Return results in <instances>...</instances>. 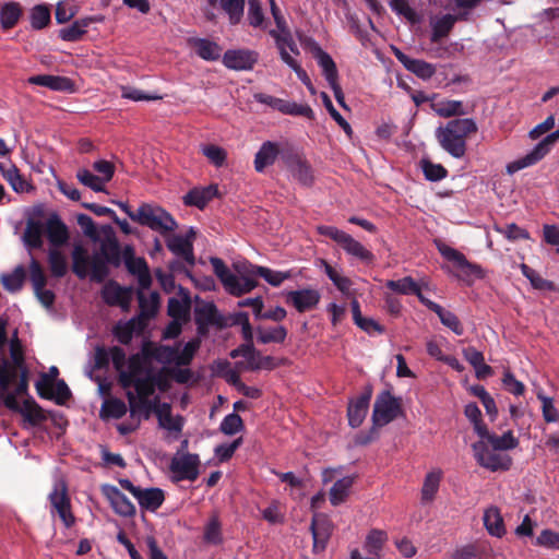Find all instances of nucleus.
Segmentation results:
<instances>
[{"instance_id":"f257e3e1","label":"nucleus","mask_w":559,"mask_h":559,"mask_svg":"<svg viewBox=\"0 0 559 559\" xmlns=\"http://www.w3.org/2000/svg\"><path fill=\"white\" fill-rule=\"evenodd\" d=\"M201 346L200 338H192L180 346L155 345L143 346L141 352L127 358L119 346L96 349V365L102 367L111 360L118 376L119 385L126 391L131 418L148 419L154 413L162 428L177 439L182 430V417L171 415L168 403H160L155 396L156 389L165 392L170 388V380L188 383L192 371L188 366Z\"/></svg>"},{"instance_id":"f03ea898","label":"nucleus","mask_w":559,"mask_h":559,"mask_svg":"<svg viewBox=\"0 0 559 559\" xmlns=\"http://www.w3.org/2000/svg\"><path fill=\"white\" fill-rule=\"evenodd\" d=\"M16 377L17 370L10 366L8 359L3 358L0 364V397L9 409L19 412L32 426L41 424L47 417L34 400L27 399L23 404H20L15 394L8 392V386L15 381Z\"/></svg>"},{"instance_id":"7ed1b4c3","label":"nucleus","mask_w":559,"mask_h":559,"mask_svg":"<svg viewBox=\"0 0 559 559\" xmlns=\"http://www.w3.org/2000/svg\"><path fill=\"white\" fill-rule=\"evenodd\" d=\"M478 131L477 123L472 118L450 120L436 130L440 146L454 158H462L466 153V140Z\"/></svg>"},{"instance_id":"20e7f679","label":"nucleus","mask_w":559,"mask_h":559,"mask_svg":"<svg viewBox=\"0 0 559 559\" xmlns=\"http://www.w3.org/2000/svg\"><path fill=\"white\" fill-rule=\"evenodd\" d=\"M73 272L80 277L84 278L87 275L92 281L102 282L108 275V264L110 263L102 254L96 252L90 258L87 251L81 247L75 246L72 252Z\"/></svg>"},{"instance_id":"39448f33","label":"nucleus","mask_w":559,"mask_h":559,"mask_svg":"<svg viewBox=\"0 0 559 559\" xmlns=\"http://www.w3.org/2000/svg\"><path fill=\"white\" fill-rule=\"evenodd\" d=\"M48 501L51 515H57L67 528L75 524L76 519L72 511L68 484L63 477L55 478L52 489L48 495Z\"/></svg>"},{"instance_id":"423d86ee","label":"nucleus","mask_w":559,"mask_h":559,"mask_svg":"<svg viewBox=\"0 0 559 559\" xmlns=\"http://www.w3.org/2000/svg\"><path fill=\"white\" fill-rule=\"evenodd\" d=\"M136 223L159 233L163 236L177 228V222L166 210L158 205L143 203L136 210Z\"/></svg>"},{"instance_id":"0eeeda50","label":"nucleus","mask_w":559,"mask_h":559,"mask_svg":"<svg viewBox=\"0 0 559 559\" xmlns=\"http://www.w3.org/2000/svg\"><path fill=\"white\" fill-rule=\"evenodd\" d=\"M317 230L320 235L326 236L337 242L346 254L366 263H371L373 261V253L349 234L334 226L326 225L318 226Z\"/></svg>"},{"instance_id":"6e6552de","label":"nucleus","mask_w":559,"mask_h":559,"mask_svg":"<svg viewBox=\"0 0 559 559\" xmlns=\"http://www.w3.org/2000/svg\"><path fill=\"white\" fill-rule=\"evenodd\" d=\"M558 140L559 129L546 135L524 156L508 163L506 166L507 174L514 175L515 173L524 168L536 165L550 153V151L552 150L554 145L558 142Z\"/></svg>"},{"instance_id":"1a4fd4ad","label":"nucleus","mask_w":559,"mask_h":559,"mask_svg":"<svg viewBox=\"0 0 559 559\" xmlns=\"http://www.w3.org/2000/svg\"><path fill=\"white\" fill-rule=\"evenodd\" d=\"M92 168L97 175H94L87 168H80L76 173V179L81 185L95 192H105L106 183H108L115 175V165L109 160L98 159L93 163Z\"/></svg>"},{"instance_id":"9d476101","label":"nucleus","mask_w":559,"mask_h":559,"mask_svg":"<svg viewBox=\"0 0 559 559\" xmlns=\"http://www.w3.org/2000/svg\"><path fill=\"white\" fill-rule=\"evenodd\" d=\"M271 13L276 24L275 29H270L269 34L274 39L277 50L288 48L290 52L299 56L300 51L295 43L290 29L286 23L281 9L277 7L275 0H269Z\"/></svg>"},{"instance_id":"9b49d317","label":"nucleus","mask_w":559,"mask_h":559,"mask_svg":"<svg viewBox=\"0 0 559 559\" xmlns=\"http://www.w3.org/2000/svg\"><path fill=\"white\" fill-rule=\"evenodd\" d=\"M401 413V401L394 397L390 391L381 392L373 405L372 423L382 427L393 421Z\"/></svg>"},{"instance_id":"f8f14e48","label":"nucleus","mask_w":559,"mask_h":559,"mask_svg":"<svg viewBox=\"0 0 559 559\" xmlns=\"http://www.w3.org/2000/svg\"><path fill=\"white\" fill-rule=\"evenodd\" d=\"M120 486L128 490L139 502L142 509L147 511H156L164 502L165 495L159 488H141L134 486L128 478L119 479Z\"/></svg>"},{"instance_id":"ddd939ff","label":"nucleus","mask_w":559,"mask_h":559,"mask_svg":"<svg viewBox=\"0 0 559 559\" xmlns=\"http://www.w3.org/2000/svg\"><path fill=\"white\" fill-rule=\"evenodd\" d=\"M253 98L258 103L266 105L284 115L302 116L308 119H312L314 116L313 110L307 104H297L295 102L285 100L264 93H257L253 95Z\"/></svg>"},{"instance_id":"4468645a","label":"nucleus","mask_w":559,"mask_h":559,"mask_svg":"<svg viewBox=\"0 0 559 559\" xmlns=\"http://www.w3.org/2000/svg\"><path fill=\"white\" fill-rule=\"evenodd\" d=\"M473 450L477 463L491 471H508L511 467L512 459L508 454H501L498 450H489L484 442L473 444Z\"/></svg>"},{"instance_id":"2eb2a0df","label":"nucleus","mask_w":559,"mask_h":559,"mask_svg":"<svg viewBox=\"0 0 559 559\" xmlns=\"http://www.w3.org/2000/svg\"><path fill=\"white\" fill-rule=\"evenodd\" d=\"M437 248L440 254L448 261L453 262L454 265L462 272L463 277L483 278L485 276L484 270L480 265L469 262L466 257L459 250L443 243L437 242Z\"/></svg>"},{"instance_id":"dca6fc26","label":"nucleus","mask_w":559,"mask_h":559,"mask_svg":"<svg viewBox=\"0 0 559 559\" xmlns=\"http://www.w3.org/2000/svg\"><path fill=\"white\" fill-rule=\"evenodd\" d=\"M200 460L197 454H182L174 456L170 462V471L176 480H195L199 476Z\"/></svg>"},{"instance_id":"f3484780","label":"nucleus","mask_w":559,"mask_h":559,"mask_svg":"<svg viewBox=\"0 0 559 559\" xmlns=\"http://www.w3.org/2000/svg\"><path fill=\"white\" fill-rule=\"evenodd\" d=\"M313 539V551L320 552L325 549L333 531V524L324 513H314L310 524Z\"/></svg>"},{"instance_id":"a211bd4d","label":"nucleus","mask_w":559,"mask_h":559,"mask_svg":"<svg viewBox=\"0 0 559 559\" xmlns=\"http://www.w3.org/2000/svg\"><path fill=\"white\" fill-rule=\"evenodd\" d=\"M259 53L251 49H229L223 55V64L231 70H251L258 62Z\"/></svg>"},{"instance_id":"6ab92c4d","label":"nucleus","mask_w":559,"mask_h":559,"mask_svg":"<svg viewBox=\"0 0 559 559\" xmlns=\"http://www.w3.org/2000/svg\"><path fill=\"white\" fill-rule=\"evenodd\" d=\"M321 299V294L314 288H302L286 294V302L292 305L298 312H306L314 309Z\"/></svg>"},{"instance_id":"aec40b11","label":"nucleus","mask_w":559,"mask_h":559,"mask_svg":"<svg viewBox=\"0 0 559 559\" xmlns=\"http://www.w3.org/2000/svg\"><path fill=\"white\" fill-rule=\"evenodd\" d=\"M102 493L109 501L110 507L118 515L130 518L135 514L134 504L117 487L103 485Z\"/></svg>"},{"instance_id":"412c9836","label":"nucleus","mask_w":559,"mask_h":559,"mask_svg":"<svg viewBox=\"0 0 559 559\" xmlns=\"http://www.w3.org/2000/svg\"><path fill=\"white\" fill-rule=\"evenodd\" d=\"M104 301L110 306H119L127 311L132 300L131 289L123 288L114 282L107 283L102 290Z\"/></svg>"},{"instance_id":"4be33fe9","label":"nucleus","mask_w":559,"mask_h":559,"mask_svg":"<svg viewBox=\"0 0 559 559\" xmlns=\"http://www.w3.org/2000/svg\"><path fill=\"white\" fill-rule=\"evenodd\" d=\"M104 21V16H90L74 21L69 26H66L59 31V37L64 41H78L86 33L87 27L92 23H100Z\"/></svg>"},{"instance_id":"5701e85b","label":"nucleus","mask_w":559,"mask_h":559,"mask_svg":"<svg viewBox=\"0 0 559 559\" xmlns=\"http://www.w3.org/2000/svg\"><path fill=\"white\" fill-rule=\"evenodd\" d=\"M242 357L246 359L245 369L248 370H271L276 367L273 357L262 356L253 346L252 342L245 343V353Z\"/></svg>"},{"instance_id":"b1692460","label":"nucleus","mask_w":559,"mask_h":559,"mask_svg":"<svg viewBox=\"0 0 559 559\" xmlns=\"http://www.w3.org/2000/svg\"><path fill=\"white\" fill-rule=\"evenodd\" d=\"M29 84L45 86L51 91L73 92L74 83L71 79L60 75L40 74L28 79Z\"/></svg>"},{"instance_id":"393cba45","label":"nucleus","mask_w":559,"mask_h":559,"mask_svg":"<svg viewBox=\"0 0 559 559\" xmlns=\"http://www.w3.org/2000/svg\"><path fill=\"white\" fill-rule=\"evenodd\" d=\"M167 248L189 264L194 263L193 246L188 236L171 235L166 239Z\"/></svg>"},{"instance_id":"a878e982","label":"nucleus","mask_w":559,"mask_h":559,"mask_svg":"<svg viewBox=\"0 0 559 559\" xmlns=\"http://www.w3.org/2000/svg\"><path fill=\"white\" fill-rule=\"evenodd\" d=\"M129 249L126 250L124 260L128 271L136 276L140 288L148 289L152 283V277L145 260L143 258H135L133 255H129Z\"/></svg>"},{"instance_id":"bb28decb","label":"nucleus","mask_w":559,"mask_h":559,"mask_svg":"<svg viewBox=\"0 0 559 559\" xmlns=\"http://www.w3.org/2000/svg\"><path fill=\"white\" fill-rule=\"evenodd\" d=\"M147 289L140 288L138 293L140 313L139 321L143 324L153 318L158 309L159 296L155 292L147 293Z\"/></svg>"},{"instance_id":"cd10ccee","label":"nucleus","mask_w":559,"mask_h":559,"mask_svg":"<svg viewBox=\"0 0 559 559\" xmlns=\"http://www.w3.org/2000/svg\"><path fill=\"white\" fill-rule=\"evenodd\" d=\"M395 56L400 62L411 72L423 80L430 79L436 73L433 64L420 59H413L397 50Z\"/></svg>"},{"instance_id":"c85d7f7f","label":"nucleus","mask_w":559,"mask_h":559,"mask_svg":"<svg viewBox=\"0 0 559 559\" xmlns=\"http://www.w3.org/2000/svg\"><path fill=\"white\" fill-rule=\"evenodd\" d=\"M442 477L443 472L440 468H432L425 475L420 490V499L423 503H430L435 500L439 491Z\"/></svg>"},{"instance_id":"c756f323","label":"nucleus","mask_w":559,"mask_h":559,"mask_svg":"<svg viewBox=\"0 0 559 559\" xmlns=\"http://www.w3.org/2000/svg\"><path fill=\"white\" fill-rule=\"evenodd\" d=\"M278 154L280 147L277 143L271 141L262 143L254 156V169L258 173H263L266 167L275 163Z\"/></svg>"},{"instance_id":"7c9ffc66","label":"nucleus","mask_w":559,"mask_h":559,"mask_svg":"<svg viewBox=\"0 0 559 559\" xmlns=\"http://www.w3.org/2000/svg\"><path fill=\"white\" fill-rule=\"evenodd\" d=\"M239 307L243 306H252L255 318L258 319H269L273 321H282L286 318V310L283 307H276L266 312H262L263 309V300L261 297L255 298H247L238 302Z\"/></svg>"},{"instance_id":"2f4dec72","label":"nucleus","mask_w":559,"mask_h":559,"mask_svg":"<svg viewBox=\"0 0 559 559\" xmlns=\"http://www.w3.org/2000/svg\"><path fill=\"white\" fill-rule=\"evenodd\" d=\"M483 521H484V526L487 530L489 535H491L493 537H498V538H501L502 536H504V534L507 532L506 526H504V521H503L500 510L497 507L491 506V507L487 508L484 511Z\"/></svg>"},{"instance_id":"473e14b6","label":"nucleus","mask_w":559,"mask_h":559,"mask_svg":"<svg viewBox=\"0 0 559 559\" xmlns=\"http://www.w3.org/2000/svg\"><path fill=\"white\" fill-rule=\"evenodd\" d=\"M217 192L218 189L215 185L194 188L183 197V202L186 205L203 209L214 197H216Z\"/></svg>"},{"instance_id":"72a5a7b5","label":"nucleus","mask_w":559,"mask_h":559,"mask_svg":"<svg viewBox=\"0 0 559 559\" xmlns=\"http://www.w3.org/2000/svg\"><path fill=\"white\" fill-rule=\"evenodd\" d=\"M190 45L194 48L197 55L205 61H216L221 58L222 47L206 38H192Z\"/></svg>"},{"instance_id":"f704fd0d","label":"nucleus","mask_w":559,"mask_h":559,"mask_svg":"<svg viewBox=\"0 0 559 559\" xmlns=\"http://www.w3.org/2000/svg\"><path fill=\"white\" fill-rule=\"evenodd\" d=\"M369 401L370 394H365L349 403L347 416L348 423L353 428L359 427L362 424L368 413Z\"/></svg>"},{"instance_id":"c9c22d12","label":"nucleus","mask_w":559,"mask_h":559,"mask_svg":"<svg viewBox=\"0 0 559 559\" xmlns=\"http://www.w3.org/2000/svg\"><path fill=\"white\" fill-rule=\"evenodd\" d=\"M195 320L199 324V332L210 324H221L222 316L213 302H202L195 307Z\"/></svg>"},{"instance_id":"e433bc0d","label":"nucleus","mask_w":559,"mask_h":559,"mask_svg":"<svg viewBox=\"0 0 559 559\" xmlns=\"http://www.w3.org/2000/svg\"><path fill=\"white\" fill-rule=\"evenodd\" d=\"M0 173L15 192H25L28 183L22 178L17 167L8 162H0Z\"/></svg>"},{"instance_id":"4c0bfd02","label":"nucleus","mask_w":559,"mask_h":559,"mask_svg":"<svg viewBox=\"0 0 559 559\" xmlns=\"http://www.w3.org/2000/svg\"><path fill=\"white\" fill-rule=\"evenodd\" d=\"M388 539L385 531L372 528L367 533L362 548L368 555L379 557Z\"/></svg>"},{"instance_id":"58836bf2","label":"nucleus","mask_w":559,"mask_h":559,"mask_svg":"<svg viewBox=\"0 0 559 559\" xmlns=\"http://www.w3.org/2000/svg\"><path fill=\"white\" fill-rule=\"evenodd\" d=\"M46 233L49 242L55 247L64 245L69 239L67 226L58 216H51L47 221Z\"/></svg>"},{"instance_id":"ea45409f","label":"nucleus","mask_w":559,"mask_h":559,"mask_svg":"<svg viewBox=\"0 0 559 559\" xmlns=\"http://www.w3.org/2000/svg\"><path fill=\"white\" fill-rule=\"evenodd\" d=\"M222 522L217 514L209 518L203 527V543L205 545L218 546L223 544Z\"/></svg>"},{"instance_id":"a19ab883","label":"nucleus","mask_w":559,"mask_h":559,"mask_svg":"<svg viewBox=\"0 0 559 559\" xmlns=\"http://www.w3.org/2000/svg\"><path fill=\"white\" fill-rule=\"evenodd\" d=\"M207 2L212 7L218 4L228 15L229 22L233 25L238 24L243 16L246 0H207Z\"/></svg>"},{"instance_id":"79ce46f5","label":"nucleus","mask_w":559,"mask_h":559,"mask_svg":"<svg viewBox=\"0 0 559 559\" xmlns=\"http://www.w3.org/2000/svg\"><path fill=\"white\" fill-rule=\"evenodd\" d=\"M459 20V13H456L455 15L448 13L435 19L431 22V41L437 43L441 38L445 37L454 26L455 22Z\"/></svg>"},{"instance_id":"37998d69","label":"nucleus","mask_w":559,"mask_h":559,"mask_svg":"<svg viewBox=\"0 0 559 559\" xmlns=\"http://www.w3.org/2000/svg\"><path fill=\"white\" fill-rule=\"evenodd\" d=\"M289 171L294 179L305 187L313 183V174L310 165L300 158H293L288 164Z\"/></svg>"},{"instance_id":"c03bdc74","label":"nucleus","mask_w":559,"mask_h":559,"mask_svg":"<svg viewBox=\"0 0 559 559\" xmlns=\"http://www.w3.org/2000/svg\"><path fill=\"white\" fill-rule=\"evenodd\" d=\"M258 285V282L249 275L238 276L236 274L233 275V280L226 283L225 289L233 296H241L247 293H250Z\"/></svg>"},{"instance_id":"a18cd8bd","label":"nucleus","mask_w":559,"mask_h":559,"mask_svg":"<svg viewBox=\"0 0 559 559\" xmlns=\"http://www.w3.org/2000/svg\"><path fill=\"white\" fill-rule=\"evenodd\" d=\"M314 57L329 85L338 82V72L332 57L319 47L316 49Z\"/></svg>"},{"instance_id":"49530a36","label":"nucleus","mask_w":559,"mask_h":559,"mask_svg":"<svg viewBox=\"0 0 559 559\" xmlns=\"http://www.w3.org/2000/svg\"><path fill=\"white\" fill-rule=\"evenodd\" d=\"M43 234L41 222L29 219L24 230L23 240L27 247L38 249L43 246Z\"/></svg>"},{"instance_id":"de8ad7c7","label":"nucleus","mask_w":559,"mask_h":559,"mask_svg":"<svg viewBox=\"0 0 559 559\" xmlns=\"http://www.w3.org/2000/svg\"><path fill=\"white\" fill-rule=\"evenodd\" d=\"M22 15V8L17 2H7L0 9V22L3 29H10L16 25Z\"/></svg>"},{"instance_id":"09e8293b","label":"nucleus","mask_w":559,"mask_h":559,"mask_svg":"<svg viewBox=\"0 0 559 559\" xmlns=\"http://www.w3.org/2000/svg\"><path fill=\"white\" fill-rule=\"evenodd\" d=\"M144 324L139 321L138 318L131 319L127 322H119L116 324L114 329L115 337L121 343V344H129L132 340L133 333L136 330H141Z\"/></svg>"},{"instance_id":"8fccbe9b","label":"nucleus","mask_w":559,"mask_h":559,"mask_svg":"<svg viewBox=\"0 0 559 559\" xmlns=\"http://www.w3.org/2000/svg\"><path fill=\"white\" fill-rule=\"evenodd\" d=\"M354 479L350 476L343 477L334 483L330 490V502L332 506L343 503L348 497Z\"/></svg>"},{"instance_id":"3c124183","label":"nucleus","mask_w":559,"mask_h":559,"mask_svg":"<svg viewBox=\"0 0 559 559\" xmlns=\"http://www.w3.org/2000/svg\"><path fill=\"white\" fill-rule=\"evenodd\" d=\"M436 114L443 118L453 116H463L466 114L463 103L461 100L447 99L432 105Z\"/></svg>"},{"instance_id":"603ef678","label":"nucleus","mask_w":559,"mask_h":559,"mask_svg":"<svg viewBox=\"0 0 559 559\" xmlns=\"http://www.w3.org/2000/svg\"><path fill=\"white\" fill-rule=\"evenodd\" d=\"M128 411L127 404L117 397H110L105 400L102 405L100 416L103 418H116L119 419L126 415Z\"/></svg>"},{"instance_id":"864d4df0","label":"nucleus","mask_w":559,"mask_h":559,"mask_svg":"<svg viewBox=\"0 0 559 559\" xmlns=\"http://www.w3.org/2000/svg\"><path fill=\"white\" fill-rule=\"evenodd\" d=\"M421 284L417 283L413 277L405 276L400 280L386 281L385 286L401 295H415Z\"/></svg>"},{"instance_id":"5fc2aeb1","label":"nucleus","mask_w":559,"mask_h":559,"mask_svg":"<svg viewBox=\"0 0 559 559\" xmlns=\"http://www.w3.org/2000/svg\"><path fill=\"white\" fill-rule=\"evenodd\" d=\"M258 341L262 344L283 343L287 336V330L283 325L270 329L259 328L257 330Z\"/></svg>"},{"instance_id":"6e6d98bb","label":"nucleus","mask_w":559,"mask_h":559,"mask_svg":"<svg viewBox=\"0 0 559 559\" xmlns=\"http://www.w3.org/2000/svg\"><path fill=\"white\" fill-rule=\"evenodd\" d=\"M24 280L25 270L22 265L16 266L11 273L3 274L1 276L3 287L11 293L20 290L23 286Z\"/></svg>"},{"instance_id":"4d7b16f0","label":"nucleus","mask_w":559,"mask_h":559,"mask_svg":"<svg viewBox=\"0 0 559 559\" xmlns=\"http://www.w3.org/2000/svg\"><path fill=\"white\" fill-rule=\"evenodd\" d=\"M253 275H259L264 278L270 285L277 287L285 280L290 277L289 272L274 271L266 266H254L252 272Z\"/></svg>"},{"instance_id":"13d9d810","label":"nucleus","mask_w":559,"mask_h":559,"mask_svg":"<svg viewBox=\"0 0 559 559\" xmlns=\"http://www.w3.org/2000/svg\"><path fill=\"white\" fill-rule=\"evenodd\" d=\"M96 253L102 254V257L111 264H118L120 261L119 245L115 238H107L103 240L99 250Z\"/></svg>"},{"instance_id":"bf43d9fd","label":"nucleus","mask_w":559,"mask_h":559,"mask_svg":"<svg viewBox=\"0 0 559 559\" xmlns=\"http://www.w3.org/2000/svg\"><path fill=\"white\" fill-rule=\"evenodd\" d=\"M488 441L495 450L499 451L512 450L519 445V440L510 430L506 431L502 436H488Z\"/></svg>"},{"instance_id":"052dcab7","label":"nucleus","mask_w":559,"mask_h":559,"mask_svg":"<svg viewBox=\"0 0 559 559\" xmlns=\"http://www.w3.org/2000/svg\"><path fill=\"white\" fill-rule=\"evenodd\" d=\"M522 274L531 282L532 286L539 290H554V283L543 278L535 270L528 265L521 264Z\"/></svg>"},{"instance_id":"680f3d73","label":"nucleus","mask_w":559,"mask_h":559,"mask_svg":"<svg viewBox=\"0 0 559 559\" xmlns=\"http://www.w3.org/2000/svg\"><path fill=\"white\" fill-rule=\"evenodd\" d=\"M280 57L284 63H286L290 69L294 70L298 79L306 85L311 80L307 72L300 67L298 61L294 58V53L290 52L288 48H283L278 50Z\"/></svg>"},{"instance_id":"e2e57ef3","label":"nucleus","mask_w":559,"mask_h":559,"mask_svg":"<svg viewBox=\"0 0 559 559\" xmlns=\"http://www.w3.org/2000/svg\"><path fill=\"white\" fill-rule=\"evenodd\" d=\"M203 155L212 163L215 167H222L225 165L227 159V152L225 148L215 145L207 144L201 147Z\"/></svg>"},{"instance_id":"0e129e2a","label":"nucleus","mask_w":559,"mask_h":559,"mask_svg":"<svg viewBox=\"0 0 559 559\" xmlns=\"http://www.w3.org/2000/svg\"><path fill=\"white\" fill-rule=\"evenodd\" d=\"M493 229L510 241L530 239V233L526 229L518 226L515 223L507 224L506 226L495 225Z\"/></svg>"},{"instance_id":"69168bd1","label":"nucleus","mask_w":559,"mask_h":559,"mask_svg":"<svg viewBox=\"0 0 559 559\" xmlns=\"http://www.w3.org/2000/svg\"><path fill=\"white\" fill-rule=\"evenodd\" d=\"M50 22V11L46 4L35 5L31 11V25L34 29H41Z\"/></svg>"},{"instance_id":"338daca9","label":"nucleus","mask_w":559,"mask_h":559,"mask_svg":"<svg viewBox=\"0 0 559 559\" xmlns=\"http://www.w3.org/2000/svg\"><path fill=\"white\" fill-rule=\"evenodd\" d=\"M243 429V421L241 417L231 413L225 416L221 423L219 430L227 436H233Z\"/></svg>"},{"instance_id":"774afa93","label":"nucleus","mask_w":559,"mask_h":559,"mask_svg":"<svg viewBox=\"0 0 559 559\" xmlns=\"http://www.w3.org/2000/svg\"><path fill=\"white\" fill-rule=\"evenodd\" d=\"M535 544L548 549L559 550V532L545 528L537 536Z\"/></svg>"}]
</instances>
